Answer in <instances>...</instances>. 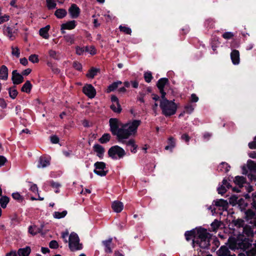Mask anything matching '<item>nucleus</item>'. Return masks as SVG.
Returning a JSON list of instances; mask_svg holds the SVG:
<instances>
[{
    "mask_svg": "<svg viewBox=\"0 0 256 256\" xmlns=\"http://www.w3.org/2000/svg\"><path fill=\"white\" fill-rule=\"evenodd\" d=\"M185 236L187 240L193 238V247L198 246L202 248H207L210 246V235L206 230L198 229L196 232L194 230L187 231L185 232Z\"/></svg>",
    "mask_w": 256,
    "mask_h": 256,
    "instance_id": "f257e3e1",
    "label": "nucleus"
},
{
    "mask_svg": "<svg viewBox=\"0 0 256 256\" xmlns=\"http://www.w3.org/2000/svg\"><path fill=\"white\" fill-rule=\"evenodd\" d=\"M229 248L232 250L242 249L244 250H248L252 246V244L249 240L244 238L243 240H236L234 238L228 239ZM246 253L248 256H256V250L253 248L250 251L248 250Z\"/></svg>",
    "mask_w": 256,
    "mask_h": 256,
    "instance_id": "f03ea898",
    "label": "nucleus"
},
{
    "mask_svg": "<svg viewBox=\"0 0 256 256\" xmlns=\"http://www.w3.org/2000/svg\"><path fill=\"white\" fill-rule=\"evenodd\" d=\"M141 122L139 120H132L124 124L122 136V142H124V140L128 138L130 136H134L137 132V129L140 124Z\"/></svg>",
    "mask_w": 256,
    "mask_h": 256,
    "instance_id": "7ed1b4c3",
    "label": "nucleus"
},
{
    "mask_svg": "<svg viewBox=\"0 0 256 256\" xmlns=\"http://www.w3.org/2000/svg\"><path fill=\"white\" fill-rule=\"evenodd\" d=\"M161 97L160 106L162 114L166 116L174 114L176 112L178 106L174 100H169L165 96Z\"/></svg>",
    "mask_w": 256,
    "mask_h": 256,
    "instance_id": "20e7f679",
    "label": "nucleus"
},
{
    "mask_svg": "<svg viewBox=\"0 0 256 256\" xmlns=\"http://www.w3.org/2000/svg\"><path fill=\"white\" fill-rule=\"evenodd\" d=\"M110 131L114 135L117 136L120 142H122V136L124 124L119 120L111 118L109 120Z\"/></svg>",
    "mask_w": 256,
    "mask_h": 256,
    "instance_id": "39448f33",
    "label": "nucleus"
},
{
    "mask_svg": "<svg viewBox=\"0 0 256 256\" xmlns=\"http://www.w3.org/2000/svg\"><path fill=\"white\" fill-rule=\"evenodd\" d=\"M108 154L112 159L118 160L122 158L126 155V152L121 147L114 146L109 149Z\"/></svg>",
    "mask_w": 256,
    "mask_h": 256,
    "instance_id": "423d86ee",
    "label": "nucleus"
},
{
    "mask_svg": "<svg viewBox=\"0 0 256 256\" xmlns=\"http://www.w3.org/2000/svg\"><path fill=\"white\" fill-rule=\"evenodd\" d=\"M68 246L72 251L78 250L82 248V245L80 243L79 238L76 234H70L69 236Z\"/></svg>",
    "mask_w": 256,
    "mask_h": 256,
    "instance_id": "0eeeda50",
    "label": "nucleus"
},
{
    "mask_svg": "<svg viewBox=\"0 0 256 256\" xmlns=\"http://www.w3.org/2000/svg\"><path fill=\"white\" fill-rule=\"evenodd\" d=\"M94 172L96 174L101 176H105L107 174L108 170L104 162H96L94 164Z\"/></svg>",
    "mask_w": 256,
    "mask_h": 256,
    "instance_id": "6e6552de",
    "label": "nucleus"
},
{
    "mask_svg": "<svg viewBox=\"0 0 256 256\" xmlns=\"http://www.w3.org/2000/svg\"><path fill=\"white\" fill-rule=\"evenodd\" d=\"M252 202L253 207L256 210V194H252ZM246 216L248 220L250 221V223L253 224L256 226V214L252 210H248L246 212Z\"/></svg>",
    "mask_w": 256,
    "mask_h": 256,
    "instance_id": "1a4fd4ad",
    "label": "nucleus"
},
{
    "mask_svg": "<svg viewBox=\"0 0 256 256\" xmlns=\"http://www.w3.org/2000/svg\"><path fill=\"white\" fill-rule=\"evenodd\" d=\"M84 93L89 98H94L96 94V90L90 84H86L82 89Z\"/></svg>",
    "mask_w": 256,
    "mask_h": 256,
    "instance_id": "9d476101",
    "label": "nucleus"
},
{
    "mask_svg": "<svg viewBox=\"0 0 256 256\" xmlns=\"http://www.w3.org/2000/svg\"><path fill=\"white\" fill-rule=\"evenodd\" d=\"M111 102L112 104L110 105V108L112 111L116 113L120 112L122 108L118 98L115 96H111Z\"/></svg>",
    "mask_w": 256,
    "mask_h": 256,
    "instance_id": "9b49d317",
    "label": "nucleus"
},
{
    "mask_svg": "<svg viewBox=\"0 0 256 256\" xmlns=\"http://www.w3.org/2000/svg\"><path fill=\"white\" fill-rule=\"evenodd\" d=\"M76 26V22L74 20L67 22L61 25L60 30L62 34L65 33V30H72Z\"/></svg>",
    "mask_w": 256,
    "mask_h": 256,
    "instance_id": "f8f14e48",
    "label": "nucleus"
},
{
    "mask_svg": "<svg viewBox=\"0 0 256 256\" xmlns=\"http://www.w3.org/2000/svg\"><path fill=\"white\" fill-rule=\"evenodd\" d=\"M168 84V80L166 78L160 79L157 83V86L160 90L161 96H165L166 92H164V88Z\"/></svg>",
    "mask_w": 256,
    "mask_h": 256,
    "instance_id": "ddd939ff",
    "label": "nucleus"
},
{
    "mask_svg": "<svg viewBox=\"0 0 256 256\" xmlns=\"http://www.w3.org/2000/svg\"><path fill=\"white\" fill-rule=\"evenodd\" d=\"M68 12L72 18H76L80 16V10L76 4H73L69 8Z\"/></svg>",
    "mask_w": 256,
    "mask_h": 256,
    "instance_id": "4468645a",
    "label": "nucleus"
},
{
    "mask_svg": "<svg viewBox=\"0 0 256 256\" xmlns=\"http://www.w3.org/2000/svg\"><path fill=\"white\" fill-rule=\"evenodd\" d=\"M12 80L14 84H21L24 80L22 76L18 73L16 70H14L12 72Z\"/></svg>",
    "mask_w": 256,
    "mask_h": 256,
    "instance_id": "2eb2a0df",
    "label": "nucleus"
},
{
    "mask_svg": "<svg viewBox=\"0 0 256 256\" xmlns=\"http://www.w3.org/2000/svg\"><path fill=\"white\" fill-rule=\"evenodd\" d=\"M50 158L48 157L41 156L40 158L38 168H44L49 166Z\"/></svg>",
    "mask_w": 256,
    "mask_h": 256,
    "instance_id": "dca6fc26",
    "label": "nucleus"
},
{
    "mask_svg": "<svg viewBox=\"0 0 256 256\" xmlns=\"http://www.w3.org/2000/svg\"><path fill=\"white\" fill-rule=\"evenodd\" d=\"M230 58L234 64H238L240 61L239 52L236 50H232L230 54Z\"/></svg>",
    "mask_w": 256,
    "mask_h": 256,
    "instance_id": "f3484780",
    "label": "nucleus"
},
{
    "mask_svg": "<svg viewBox=\"0 0 256 256\" xmlns=\"http://www.w3.org/2000/svg\"><path fill=\"white\" fill-rule=\"evenodd\" d=\"M112 208L114 212L118 213L121 212L123 210L124 204L122 202L116 200L112 203Z\"/></svg>",
    "mask_w": 256,
    "mask_h": 256,
    "instance_id": "a211bd4d",
    "label": "nucleus"
},
{
    "mask_svg": "<svg viewBox=\"0 0 256 256\" xmlns=\"http://www.w3.org/2000/svg\"><path fill=\"white\" fill-rule=\"evenodd\" d=\"M122 144H125L126 146L130 148V150L132 152L136 153V149L138 146L136 144L135 141L133 139H130L128 141L126 142L124 140Z\"/></svg>",
    "mask_w": 256,
    "mask_h": 256,
    "instance_id": "6ab92c4d",
    "label": "nucleus"
},
{
    "mask_svg": "<svg viewBox=\"0 0 256 256\" xmlns=\"http://www.w3.org/2000/svg\"><path fill=\"white\" fill-rule=\"evenodd\" d=\"M230 186L227 180L224 179L222 180V184L218 188V193L222 194L226 192L227 189H229Z\"/></svg>",
    "mask_w": 256,
    "mask_h": 256,
    "instance_id": "aec40b11",
    "label": "nucleus"
},
{
    "mask_svg": "<svg viewBox=\"0 0 256 256\" xmlns=\"http://www.w3.org/2000/svg\"><path fill=\"white\" fill-rule=\"evenodd\" d=\"M94 150L96 153L97 156L99 158H102L103 156L104 152V148L98 144H94Z\"/></svg>",
    "mask_w": 256,
    "mask_h": 256,
    "instance_id": "412c9836",
    "label": "nucleus"
},
{
    "mask_svg": "<svg viewBox=\"0 0 256 256\" xmlns=\"http://www.w3.org/2000/svg\"><path fill=\"white\" fill-rule=\"evenodd\" d=\"M214 204L216 206L221 208L220 209L222 210H226L228 208V202L223 199L216 200Z\"/></svg>",
    "mask_w": 256,
    "mask_h": 256,
    "instance_id": "4be33fe9",
    "label": "nucleus"
},
{
    "mask_svg": "<svg viewBox=\"0 0 256 256\" xmlns=\"http://www.w3.org/2000/svg\"><path fill=\"white\" fill-rule=\"evenodd\" d=\"M8 78V68L6 66L3 65L0 68V79L6 80Z\"/></svg>",
    "mask_w": 256,
    "mask_h": 256,
    "instance_id": "5701e85b",
    "label": "nucleus"
},
{
    "mask_svg": "<svg viewBox=\"0 0 256 256\" xmlns=\"http://www.w3.org/2000/svg\"><path fill=\"white\" fill-rule=\"evenodd\" d=\"M31 252V248L27 246L24 248H19L18 250V256H28Z\"/></svg>",
    "mask_w": 256,
    "mask_h": 256,
    "instance_id": "b1692460",
    "label": "nucleus"
},
{
    "mask_svg": "<svg viewBox=\"0 0 256 256\" xmlns=\"http://www.w3.org/2000/svg\"><path fill=\"white\" fill-rule=\"evenodd\" d=\"M14 31L12 28L8 26L4 29V33L10 39L13 40L14 38Z\"/></svg>",
    "mask_w": 256,
    "mask_h": 256,
    "instance_id": "393cba45",
    "label": "nucleus"
},
{
    "mask_svg": "<svg viewBox=\"0 0 256 256\" xmlns=\"http://www.w3.org/2000/svg\"><path fill=\"white\" fill-rule=\"evenodd\" d=\"M50 28V26L48 25L40 30V34L45 39H48L49 37L48 32Z\"/></svg>",
    "mask_w": 256,
    "mask_h": 256,
    "instance_id": "a878e982",
    "label": "nucleus"
},
{
    "mask_svg": "<svg viewBox=\"0 0 256 256\" xmlns=\"http://www.w3.org/2000/svg\"><path fill=\"white\" fill-rule=\"evenodd\" d=\"M32 88V84L29 80H27L22 86L21 90L26 93H30Z\"/></svg>",
    "mask_w": 256,
    "mask_h": 256,
    "instance_id": "bb28decb",
    "label": "nucleus"
},
{
    "mask_svg": "<svg viewBox=\"0 0 256 256\" xmlns=\"http://www.w3.org/2000/svg\"><path fill=\"white\" fill-rule=\"evenodd\" d=\"M112 242V238H110L107 240H104L102 242V243L105 247V252L107 253H111L112 252V250L110 248V244Z\"/></svg>",
    "mask_w": 256,
    "mask_h": 256,
    "instance_id": "cd10ccee",
    "label": "nucleus"
},
{
    "mask_svg": "<svg viewBox=\"0 0 256 256\" xmlns=\"http://www.w3.org/2000/svg\"><path fill=\"white\" fill-rule=\"evenodd\" d=\"M67 12L63 8L58 9L54 13L55 16L58 18H62L66 16Z\"/></svg>",
    "mask_w": 256,
    "mask_h": 256,
    "instance_id": "c85d7f7f",
    "label": "nucleus"
},
{
    "mask_svg": "<svg viewBox=\"0 0 256 256\" xmlns=\"http://www.w3.org/2000/svg\"><path fill=\"white\" fill-rule=\"evenodd\" d=\"M99 71V69L92 68H91L88 73L86 74V77L90 78H93L98 74Z\"/></svg>",
    "mask_w": 256,
    "mask_h": 256,
    "instance_id": "c756f323",
    "label": "nucleus"
},
{
    "mask_svg": "<svg viewBox=\"0 0 256 256\" xmlns=\"http://www.w3.org/2000/svg\"><path fill=\"white\" fill-rule=\"evenodd\" d=\"M218 256H227L229 254V250L226 246H222L218 251Z\"/></svg>",
    "mask_w": 256,
    "mask_h": 256,
    "instance_id": "7c9ffc66",
    "label": "nucleus"
},
{
    "mask_svg": "<svg viewBox=\"0 0 256 256\" xmlns=\"http://www.w3.org/2000/svg\"><path fill=\"white\" fill-rule=\"evenodd\" d=\"M230 166L228 164L222 162L218 166V170L222 172H226L230 170Z\"/></svg>",
    "mask_w": 256,
    "mask_h": 256,
    "instance_id": "2f4dec72",
    "label": "nucleus"
},
{
    "mask_svg": "<svg viewBox=\"0 0 256 256\" xmlns=\"http://www.w3.org/2000/svg\"><path fill=\"white\" fill-rule=\"evenodd\" d=\"M245 178L242 176H236L235 177L234 182L239 186L240 188L242 186L243 184L245 182Z\"/></svg>",
    "mask_w": 256,
    "mask_h": 256,
    "instance_id": "473e14b6",
    "label": "nucleus"
},
{
    "mask_svg": "<svg viewBox=\"0 0 256 256\" xmlns=\"http://www.w3.org/2000/svg\"><path fill=\"white\" fill-rule=\"evenodd\" d=\"M40 231V228L35 225L30 226L28 227V232L32 236L36 234L39 233Z\"/></svg>",
    "mask_w": 256,
    "mask_h": 256,
    "instance_id": "72a5a7b5",
    "label": "nucleus"
},
{
    "mask_svg": "<svg viewBox=\"0 0 256 256\" xmlns=\"http://www.w3.org/2000/svg\"><path fill=\"white\" fill-rule=\"evenodd\" d=\"M122 84V82L121 81H119V80L113 82L112 84H110L108 86V87L106 90V92H110L112 91H114L118 87V86L120 84Z\"/></svg>",
    "mask_w": 256,
    "mask_h": 256,
    "instance_id": "f704fd0d",
    "label": "nucleus"
},
{
    "mask_svg": "<svg viewBox=\"0 0 256 256\" xmlns=\"http://www.w3.org/2000/svg\"><path fill=\"white\" fill-rule=\"evenodd\" d=\"M67 211L64 210L62 212H55L53 214V216L54 218L56 219H60L64 218L67 214Z\"/></svg>",
    "mask_w": 256,
    "mask_h": 256,
    "instance_id": "c9c22d12",
    "label": "nucleus"
},
{
    "mask_svg": "<svg viewBox=\"0 0 256 256\" xmlns=\"http://www.w3.org/2000/svg\"><path fill=\"white\" fill-rule=\"evenodd\" d=\"M9 198L6 196H3L0 198V204L2 208H6L9 202Z\"/></svg>",
    "mask_w": 256,
    "mask_h": 256,
    "instance_id": "e433bc0d",
    "label": "nucleus"
},
{
    "mask_svg": "<svg viewBox=\"0 0 256 256\" xmlns=\"http://www.w3.org/2000/svg\"><path fill=\"white\" fill-rule=\"evenodd\" d=\"M168 145L165 147V149L166 150H172V149L175 146V142L172 138H170L168 140Z\"/></svg>",
    "mask_w": 256,
    "mask_h": 256,
    "instance_id": "4c0bfd02",
    "label": "nucleus"
},
{
    "mask_svg": "<svg viewBox=\"0 0 256 256\" xmlns=\"http://www.w3.org/2000/svg\"><path fill=\"white\" fill-rule=\"evenodd\" d=\"M64 38L65 41L70 44H73L74 42V36L73 34H66L64 36Z\"/></svg>",
    "mask_w": 256,
    "mask_h": 256,
    "instance_id": "58836bf2",
    "label": "nucleus"
},
{
    "mask_svg": "<svg viewBox=\"0 0 256 256\" xmlns=\"http://www.w3.org/2000/svg\"><path fill=\"white\" fill-rule=\"evenodd\" d=\"M110 138V134H105L99 139V141L102 144H104L108 142Z\"/></svg>",
    "mask_w": 256,
    "mask_h": 256,
    "instance_id": "ea45409f",
    "label": "nucleus"
},
{
    "mask_svg": "<svg viewBox=\"0 0 256 256\" xmlns=\"http://www.w3.org/2000/svg\"><path fill=\"white\" fill-rule=\"evenodd\" d=\"M12 54L16 58H19L20 56V50L19 48L16 46H12Z\"/></svg>",
    "mask_w": 256,
    "mask_h": 256,
    "instance_id": "a19ab883",
    "label": "nucleus"
},
{
    "mask_svg": "<svg viewBox=\"0 0 256 256\" xmlns=\"http://www.w3.org/2000/svg\"><path fill=\"white\" fill-rule=\"evenodd\" d=\"M29 60L32 63H38L39 62L38 56L36 54H31L28 58Z\"/></svg>",
    "mask_w": 256,
    "mask_h": 256,
    "instance_id": "79ce46f5",
    "label": "nucleus"
},
{
    "mask_svg": "<svg viewBox=\"0 0 256 256\" xmlns=\"http://www.w3.org/2000/svg\"><path fill=\"white\" fill-rule=\"evenodd\" d=\"M8 92H9L10 96L11 98H12V99L15 98L18 95L17 90L14 88H10L9 90H8Z\"/></svg>",
    "mask_w": 256,
    "mask_h": 256,
    "instance_id": "37998d69",
    "label": "nucleus"
},
{
    "mask_svg": "<svg viewBox=\"0 0 256 256\" xmlns=\"http://www.w3.org/2000/svg\"><path fill=\"white\" fill-rule=\"evenodd\" d=\"M119 28L121 32H122L126 34H131L132 30L130 28L126 27V26H119Z\"/></svg>",
    "mask_w": 256,
    "mask_h": 256,
    "instance_id": "c03bdc74",
    "label": "nucleus"
},
{
    "mask_svg": "<svg viewBox=\"0 0 256 256\" xmlns=\"http://www.w3.org/2000/svg\"><path fill=\"white\" fill-rule=\"evenodd\" d=\"M248 167L252 170H256V163L251 160L248 162Z\"/></svg>",
    "mask_w": 256,
    "mask_h": 256,
    "instance_id": "a18cd8bd",
    "label": "nucleus"
},
{
    "mask_svg": "<svg viewBox=\"0 0 256 256\" xmlns=\"http://www.w3.org/2000/svg\"><path fill=\"white\" fill-rule=\"evenodd\" d=\"M242 210H244L248 204L244 202V200L242 198L238 200V204Z\"/></svg>",
    "mask_w": 256,
    "mask_h": 256,
    "instance_id": "49530a36",
    "label": "nucleus"
},
{
    "mask_svg": "<svg viewBox=\"0 0 256 256\" xmlns=\"http://www.w3.org/2000/svg\"><path fill=\"white\" fill-rule=\"evenodd\" d=\"M47 6L48 9H52L55 8L56 6V3L55 0H46Z\"/></svg>",
    "mask_w": 256,
    "mask_h": 256,
    "instance_id": "de8ad7c7",
    "label": "nucleus"
},
{
    "mask_svg": "<svg viewBox=\"0 0 256 256\" xmlns=\"http://www.w3.org/2000/svg\"><path fill=\"white\" fill-rule=\"evenodd\" d=\"M220 226V222L218 220H215L211 224L212 229L213 231H216Z\"/></svg>",
    "mask_w": 256,
    "mask_h": 256,
    "instance_id": "09e8293b",
    "label": "nucleus"
},
{
    "mask_svg": "<svg viewBox=\"0 0 256 256\" xmlns=\"http://www.w3.org/2000/svg\"><path fill=\"white\" fill-rule=\"evenodd\" d=\"M238 198L236 196H232L229 200V202L234 206L238 204Z\"/></svg>",
    "mask_w": 256,
    "mask_h": 256,
    "instance_id": "8fccbe9b",
    "label": "nucleus"
},
{
    "mask_svg": "<svg viewBox=\"0 0 256 256\" xmlns=\"http://www.w3.org/2000/svg\"><path fill=\"white\" fill-rule=\"evenodd\" d=\"M30 190L34 193L38 192V188L36 184L29 182Z\"/></svg>",
    "mask_w": 256,
    "mask_h": 256,
    "instance_id": "3c124183",
    "label": "nucleus"
},
{
    "mask_svg": "<svg viewBox=\"0 0 256 256\" xmlns=\"http://www.w3.org/2000/svg\"><path fill=\"white\" fill-rule=\"evenodd\" d=\"M144 77L145 80L148 82H150L152 78V73L150 72H145L144 74Z\"/></svg>",
    "mask_w": 256,
    "mask_h": 256,
    "instance_id": "603ef678",
    "label": "nucleus"
},
{
    "mask_svg": "<svg viewBox=\"0 0 256 256\" xmlns=\"http://www.w3.org/2000/svg\"><path fill=\"white\" fill-rule=\"evenodd\" d=\"M234 36V34L232 32H226L223 34L222 37L226 40L232 38Z\"/></svg>",
    "mask_w": 256,
    "mask_h": 256,
    "instance_id": "864d4df0",
    "label": "nucleus"
},
{
    "mask_svg": "<svg viewBox=\"0 0 256 256\" xmlns=\"http://www.w3.org/2000/svg\"><path fill=\"white\" fill-rule=\"evenodd\" d=\"M86 51L92 55H94L96 54V50L94 46H90V48L86 47Z\"/></svg>",
    "mask_w": 256,
    "mask_h": 256,
    "instance_id": "5fc2aeb1",
    "label": "nucleus"
},
{
    "mask_svg": "<svg viewBox=\"0 0 256 256\" xmlns=\"http://www.w3.org/2000/svg\"><path fill=\"white\" fill-rule=\"evenodd\" d=\"M185 110L187 113L190 114L194 110V106L191 104H188L185 106Z\"/></svg>",
    "mask_w": 256,
    "mask_h": 256,
    "instance_id": "6e6d98bb",
    "label": "nucleus"
},
{
    "mask_svg": "<svg viewBox=\"0 0 256 256\" xmlns=\"http://www.w3.org/2000/svg\"><path fill=\"white\" fill-rule=\"evenodd\" d=\"M76 54L78 55H82L84 52L86 51V48H80V46H76Z\"/></svg>",
    "mask_w": 256,
    "mask_h": 256,
    "instance_id": "4d7b16f0",
    "label": "nucleus"
},
{
    "mask_svg": "<svg viewBox=\"0 0 256 256\" xmlns=\"http://www.w3.org/2000/svg\"><path fill=\"white\" fill-rule=\"evenodd\" d=\"M48 54L50 56L54 59H58L57 52L52 50H50L48 51Z\"/></svg>",
    "mask_w": 256,
    "mask_h": 256,
    "instance_id": "13d9d810",
    "label": "nucleus"
},
{
    "mask_svg": "<svg viewBox=\"0 0 256 256\" xmlns=\"http://www.w3.org/2000/svg\"><path fill=\"white\" fill-rule=\"evenodd\" d=\"M9 19L10 16L7 14H4L2 16H0V24L8 22L9 20Z\"/></svg>",
    "mask_w": 256,
    "mask_h": 256,
    "instance_id": "bf43d9fd",
    "label": "nucleus"
},
{
    "mask_svg": "<svg viewBox=\"0 0 256 256\" xmlns=\"http://www.w3.org/2000/svg\"><path fill=\"white\" fill-rule=\"evenodd\" d=\"M49 246L52 248H58V244L56 240H52L50 242Z\"/></svg>",
    "mask_w": 256,
    "mask_h": 256,
    "instance_id": "052dcab7",
    "label": "nucleus"
},
{
    "mask_svg": "<svg viewBox=\"0 0 256 256\" xmlns=\"http://www.w3.org/2000/svg\"><path fill=\"white\" fill-rule=\"evenodd\" d=\"M73 66L78 70H80L82 69V65L78 62H74L73 64Z\"/></svg>",
    "mask_w": 256,
    "mask_h": 256,
    "instance_id": "680f3d73",
    "label": "nucleus"
},
{
    "mask_svg": "<svg viewBox=\"0 0 256 256\" xmlns=\"http://www.w3.org/2000/svg\"><path fill=\"white\" fill-rule=\"evenodd\" d=\"M12 198L16 200H22V198L18 192H14L12 194Z\"/></svg>",
    "mask_w": 256,
    "mask_h": 256,
    "instance_id": "e2e57ef3",
    "label": "nucleus"
},
{
    "mask_svg": "<svg viewBox=\"0 0 256 256\" xmlns=\"http://www.w3.org/2000/svg\"><path fill=\"white\" fill-rule=\"evenodd\" d=\"M6 161L7 160L4 156H0V168L4 164Z\"/></svg>",
    "mask_w": 256,
    "mask_h": 256,
    "instance_id": "0e129e2a",
    "label": "nucleus"
},
{
    "mask_svg": "<svg viewBox=\"0 0 256 256\" xmlns=\"http://www.w3.org/2000/svg\"><path fill=\"white\" fill-rule=\"evenodd\" d=\"M50 141L52 144H58L59 142V138L56 136H52L50 137Z\"/></svg>",
    "mask_w": 256,
    "mask_h": 256,
    "instance_id": "69168bd1",
    "label": "nucleus"
},
{
    "mask_svg": "<svg viewBox=\"0 0 256 256\" xmlns=\"http://www.w3.org/2000/svg\"><path fill=\"white\" fill-rule=\"evenodd\" d=\"M248 146L251 149L256 148V136L254 138V140L248 144Z\"/></svg>",
    "mask_w": 256,
    "mask_h": 256,
    "instance_id": "338daca9",
    "label": "nucleus"
},
{
    "mask_svg": "<svg viewBox=\"0 0 256 256\" xmlns=\"http://www.w3.org/2000/svg\"><path fill=\"white\" fill-rule=\"evenodd\" d=\"M18 252H16V250H12L10 252L7 253L6 254V256H18Z\"/></svg>",
    "mask_w": 256,
    "mask_h": 256,
    "instance_id": "774afa93",
    "label": "nucleus"
}]
</instances>
